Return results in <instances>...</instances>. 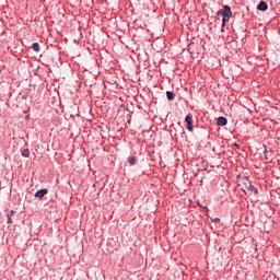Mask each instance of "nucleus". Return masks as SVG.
Instances as JSON below:
<instances>
[{
    "label": "nucleus",
    "mask_w": 280,
    "mask_h": 280,
    "mask_svg": "<svg viewBox=\"0 0 280 280\" xmlns=\"http://www.w3.org/2000/svg\"><path fill=\"white\" fill-rule=\"evenodd\" d=\"M32 49H33V51H40V45L38 43H33Z\"/></svg>",
    "instance_id": "9"
},
{
    "label": "nucleus",
    "mask_w": 280,
    "mask_h": 280,
    "mask_svg": "<svg viewBox=\"0 0 280 280\" xmlns=\"http://www.w3.org/2000/svg\"><path fill=\"white\" fill-rule=\"evenodd\" d=\"M174 97H176V94H174L173 91H166V98L168 102H174Z\"/></svg>",
    "instance_id": "7"
},
{
    "label": "nucleus",
    "mask_w": 280,
    "mask_h": 280,
    "mask_svg": "<svg viewBox=\"0 0 280 280\" xmlns=\"http://www.w3.org/2000/svg\"><path fill=\"white\" fill-rule=\"evenodd\" d=\"M129 165H137V158L130 156L127 159Z\"/></svg>",
    "instance_id": "8"
},
{
    "label": "nucleus",
    "mask_w": 280,
    "mask_h": 280,
    "mask_svg": "<svg viewBox=\"0 0 280 280\" xmlns=\"http://www.w3.org/2000/svg\"><path fill=\"white\" fill-rule=\"evenodd\" d=\"M222 250V247L219 248V252Z\"/></svg>",
    "instance_id": "17"
},
{
    "label": "nucleus",
    "mask_w": 280,
    "mask_h": 280,
    "mask_svg": "<svg viewBox=\"0 0 280 280\" xmlns=\"http://www.w3.org/2000/svg\"><path fill=\"white\" fill-rule=\"evenodd\" d=\"M264 154H265V160L268 161V149L264 150Z\"/></svg>",
    "instance_id": "12"
},
{
    "label": "nucleus",
    "mask_w": 280,
    "mask_h": 280,
    "mask_svg": "<svg viewBox=\"0 0 280 280\" xmlns=\"http://www.w3.org/2000/svg\"><path fill=\"white\" fill-rule=\"evenodd\" d=\"M7 222L8 224H12V214H8Z\"/></svg>",
    "instance_id": "11"
},
{
    "label": "nucleus",
    "mask_w": 280,
    "mask_h": 280,
    "mask_svg": "<svg viewBox=\"0 0 280 280\" xmlns=\"http://www.w3.org/2000/svg\"><path fill=\"white\" fill-rule=\"evenodd\" d=\"M234 147L235 148H240V144H237V142L234 143Z\"/></svg>",
    "instance_id": "14"
},
{
    "label": "nucleus",
    "mask_w": 280,
    "mask_h": 280,
    "mask_svg": "<svg viewBox=\"0 0 280 280\" xmlns=\"http://www.w3.org/2000/svg\"><path fill=\"white\" fill-rule=\"evenodd\" d=\"M244 185H245V188L243 189V191L245 194H246V190L247 191H253L255 194V196H257V194H259V189H257V187L253 186L250 180H248V177H245Z\"/></svg>",
    "instance_id": "2"
},
{
    "label": "nucleus",
    "mask_w": 280,
    "mask_h": 280,
    "mask_svg": "<svg viewBox=\"0 0 280 280\" xmlns=\"http://www.w3.org/2000/svg\"><path fill=\"white\" fill-rule=\"evenodd\" d=\"M226 124H229V120L224 116H220L217 119V126H226Z\"/></svg>",
    "instance_id": "6"
},
{
    "label": "nucleus",
    "mask_w": 280,
    "mask_h": 280,
    "mask_svg": "<svg viewBox=\"0 0 280 280\" xmlns=\"http://www.w3.org/2000/svg\"><path fill=\"white\" fill-rule=\"evenodd\" d=\"M14 213H15L14 210H11L10 213H9V215L12 217V215H14Z\"/></svg>",
    "instance_id": "13"
},
{
    "label": "nucleus",
    "mask_w": 280,
    "mask_h": 280,
    "mask_svg": "<svg viewBox=\"0 0 280 280\" xmlns=\"http://www.w3.org/2000/svg\"><path fill=\"white\" fill-rule=\"evenodd\" d=\"M214 222H220V218H215V219H214Z\"/></svg>",
    "instance_id": "15"
},
{
    "label": "nucleus",
    "mask_w": 280,
    "mask_h": 280,
    "mask_svg": "<svg viewBox=\"0 0 280 280\" xmlns=\"http://www.w3.org/2000/svg\"><path fill=\"white\" fill-rule=\"evenodd\" d=\"M47 194H49V190L47 188H42L35 192V198L43 199L45 196H47Z\"/></svg>",
    "instance_id": "4"
},
{
    "label": "nucleus",
    "mask_w": 280,
    "mask_h": 280,
    "mask_svg": "<svg viewBox=\"0 0 280 280\" xmlns=\"http://www.w3.org/2000/svg\"><path fill=\"white\" fill-rule=\"evenodd\" d=\"M217 16H222V32H224V27H226V23H229V21H231V16H233V11H231V7H229L228 4L223 5V10H219L217 12Z\"/></svg>",
    "instance_id": "1"
},
{
    "label": "nucleus",
    "mask_w": 280,
    "mask_h": 280,
    "mask_svg": "<svg viewBox=\"0 0 280 280\" xmlns=\"http://www.w3.org/2000/svg\"><path fill=\"white\" fill-rule=\"evenodd\" d=\"M185 122L187 124V130L189 132H194V115L191 114H188L186 117H185Z\"/></svg>",
    "instance_id": "3"
},
{
    "label": "nucleus",
    "mask_w": 280,
    "mask_h": 280,
    "mask_svg": "<svg viewBox=\"0 0 280 280\" xmlns=\"http://www.w3.org/2000/svg\"><path fill=\"white\" fill-rule=\"evenodd\" d=\"M130 121H131V119L129 118V119L127 120V124H130Z\"/></svg>",
    "instance_id": "16"
},
{
    "label": "nucleus",
    "mask_w": 280,
    "mask_h": 280,
    "mask_svg": "<svg viewBox=\"0 0 280 280\" xmlns=\"http://www.w3.org/2000/svg\"><path fill=\"white\" fill-rule=\"evenodd\" d=\"M257 10H258L259 12H266V10H268V2L261 0V1L258 3V5H257Z\"/></svg>",
    "instance_id": "5"
},
{
    "label": "nucleus",
    "mask_w": 280,
    "mask_h": 280,
    "mask_svg": "<svg viewBox=\"0 0 280 280\" xmlns=\"http://www.w3.org/2000/svg\"><path fill=\"white\" fill-rule=\"evenodd\" d=\"M22 156H24V159H30V149L22 150Z\"/></svg>",
    "instance_id": "10"
}]
</instances>
